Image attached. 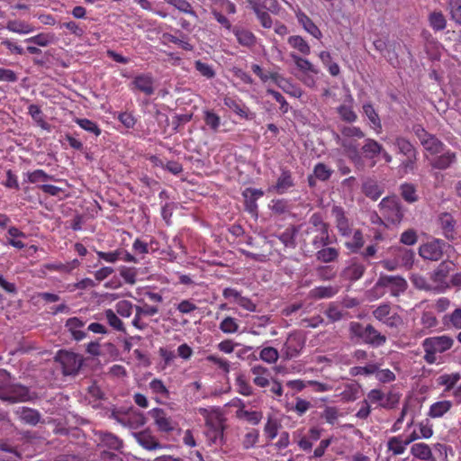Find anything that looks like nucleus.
Here are the masks:
<instances>
[{"label": "nucleus", "mask_w": 461, "mask_h": 461, "mask_svg": "<svg viewBox=\"0 0 461 461\" xmlns=\"http://www.w3.org/2000/svg\"><path fill=\"white\" fill-rule=\"evenodd\" d=\"M348 330L352 340H355L357 343L368 344L374 348L384 345L387 339L384 334L371 324L364 326L360 322L351 321Z\"/></svg>", "instance_id": "obj_1"}, {"label": "nucleus", "mask_w": 461, "mask_h": 461, "mask_svg": "<svg viewBox=\"0 0 461 461\" xmlns=\"http://www.w3.org/2000/svg\"><path fill=\"white\" fill-rule=\"evenodd\" d=\"M379 210L383 217L393 224L400 223L406 212L400 199L395 195L383 198L379 203Z\"/></svg>", "instance_id": "obj_2"}, {"label": "nucleus", "mask_w": 461, "mask_h": 461, "mask_svg": "<svg viewBox=\"0 0 461 461\" xmlns=\"http://www.w3.org/2000/svg\"><path fill=\"white\" fill-rule=\"evenodd\" d=\"M59 363L64 375H75L83 365V357L71 351L59 350L54 357Z\"/></svg>", "instance_id": "obj_3"}, {"label": "nucleus", "mask_w": 461, "mask_h": 461, "mask_svg": "<svg viewBox=\"0 0 461 461\" xmlns=\"http://www.w3.org/2000/svg\"><path fill=\"white\" fill-rule=\"evenodd\" d=\"M28 387L20 384L0 386V400L9 403L23 402L32 400Z\"/></svg>", "instance_id": "obj_4"}, {"label": "nucleus", "mask_w": 461, "mask_h": 461, "mask_svg": "<svg viewBox=\"0 0 461 461\" xmlns=\"http://www.w3.org/2000/svg\"><path fill=\"white\" fill-rule=\"evenodd\" d=\"M375 286L387 289L392 296L398 297L403 294L408 287L407 281L401 276H380Z\"/></svg>", "instance_id": "obj_5"}, {"label": "nucleus", "mask_w": 461, "mask_h": 461, "mask_svg": "<svg viewBox=\"0 0 461 461\" xmlns=\"http://www.w3.org/2000/svg\"><path fill=\"white\" fill-rule=\"evenodd\" d=\"M373 316L389 328L397 329L403 324L402 317L393 313L391 314V306L384 303L373 311Z\"/></svg>", "instance_id": "obj_6"}, {"label": "nucleus", "mask_w": 461, "mask_h": 461, "mask_svg": "<svg viewBox=\"0 0 461 461\" xmlns=\"http://www.w3.org/2000/svg\"><path fill=\"white\" fill-rule=\"evenodd\" d=\"M305 345L304 338L299 332L289 334L281 352L285 359L296 357Z\"/></svg>", "instance_id": "obj_7"}, {"label": "nucleus", "mask_w": 461, "mask_h": 461, "mask_svg": "<svg viewBox=\"0 0 461 461\" xmlns=\"http://www.w3.org/2000/svg\"><path fill=\"white\" fill-rule=\"evenodd\" d=\"M445 246L446 243L442 240L436 239L421 245L419 254L425 260L438 261L443 257Z\"/></svg>", "instance_id": "obj_8"}, {"label": "nucleus", "mask_w": 461, "mask_h": 461, "mask_svg": "<svg viewBox=\"0 0 461 461\" xmlns=\"http://www.w3.org/2000/svg\"><path fill=\"white\" fill-rule=\"evenodd\" d=\"M331 215L335 220V225L339 233L343 237H349L353 230L344 209L341 206L334 205L331 209Z\"/></svg>", "instance_id": "obj_9"}, {"label": "nucleus", "mask_w": 461, "mask_h": 461, "mask_svg": "<svg viewBox=\"0 0 461 461\" xmlns=\"http://www.w3.org/2000/svg\"><path fill=\"white\" fill-rule=\"evenodd\" d=\"M439 228L443 236L449 241H454L458 238L456 230V221L448 212H443L438 217Z\"/></svg>", "instance_id": "obj_10"}, {"label": "nucleus", "mask_w": 461, "mask_h": 461, "mask_svg": "<svg viewBox=\"0 0 461 461\" xmlns=\"http://www.w3.org/2000/svg\"><path fill=\"white\" fill-rule=\"evenodd\" d=\"M132 91L138 90L146 95H152L155 92L154 77L149 73L137 75L131 83Z\"/></svg>", "instance_id": "obj_11"}, {"label": "nucleus", "mask_w": 461, "mask_h": 461, "mask_svg": "<svg viewBox=\"0 0 461 461\" xmlns=\"http://www.w3.org/2000/svg\"><path fill=\"white\" fill-rule=\"evenodd\" d=\"M95 442L99 447H107L112 450H120L123 446V442L121 438L107 431L95 432Z\"/></svg>", "instance_id": "obj_12"}, {"label": "nucleus", "mask_w": 461, "mask_h": 461, "mask_svg": "<svg viewBox=\"0 0 461 461\" xmlns=\"http://www.w3.org/2000/svg\"><path fill=\"white\" fill-rule=\"evenodd\" d=\"M294 186V181L291 171L285 167H283L281 168V173L277 177L276 184L268 187V192L284 194Z\"/></svg>", "instance_id": "obj_13"}, {"label": "nucleus", "mask_w": 461, "mask_h": 461, "mask_svg": "<svg viewBox=\"0 0 461 461\" xmlns=\"http://www.w3.org/2000/svg\"><path fill=\"white\" fill-rule=\"evenodd\" d=\"M453 343L452 338L443 335L425 339L422 342V347L431 348L437 353H443L448 350L453 346Z\"/></svg>", "instance_id": "obj_14"}, {"label": "nucleus", "mask_w": 461, "mask_h": 461, "mask_svg": "<svg viewBox=\"0 0 461 461\" xmlns=\"http://www.w3.org/2000/svg\"><path fill=\"white\" fill-rule=\"evenodd\" d=\"M149 413L154 419L155 424L160 431L170 432L175 429L176 423L167 416L164 410L154 408Z\"/></svg>", "instance_id": "obj_15"}, {"label": "nucleus", "mask_w": 461, "mask_h": 461, "mask_svg": "<svg viewBox=\"0 0 461 461\" xmlns=\"http://www.w3.org/2000/svg\"><path fill=\"white\" fill-rule=\"evenodd\" d=\"M242 195L245 199L244 205L247 212L251 215H258V203L257 200L264 195V192L261 189L248 187L246 188Z\"/></svg>", "instance_id": "obj_16"}, {"label": "nucleus", "mask_w": 461, "mask_h": 461, "mask_svg": "<svg viewBox=\"0 0 461 461\" xmlns=\"http://www.w3.org/2000/svg\"><path fill=\"white\" fill-rule=\"evenodd\" d=\"M271 79L276 85L280 87L285 93L294 97H301L303 91L300 87L292 84L288 79L285 78L277 72L270 73Z\"/></svg>", "instance_id": "obj_17"}, {"label": "nucleus", "mask_w": 461, "mask_h": 461, "mask_svg": "<svg viewBox=\"0 0 461 461\" xmlns=\"http://www.w3.org/2000/svg\"><path fill=\"white\" fill-rule=\"evenodd\" d=\"M14 413L23 423L30 426H36L41 420V414L37 410L25 406L16 408Z\"/></svg>", "instance_id": "obj_18"}, {"label": "nucleus", "mask_w": 461, "mask_h": 461, "mask_svg": "<svg viewBox=\"0 0 461 461\" xmlns=\"http://www.w3.org/2000/svg\"><path fill=\"white\" fill-rule=\"evenodd\" d=\"M223 104L241 118L251 120L254 117V114L249 111L245 104L239 99L225 96L223 98Z\"/></svg>", "instance_id": "obj_19"}, {"label": "nucleus", "mask_w": 461, "mask_h": 461, "mask_svg": "<svg viewBox=\"0 0 461 461\" xmlns=\"http://www.w3.org/2000/svg\"><path fill=\"white\" fill-rule=\"evenodd\" d=\"M365 271L366 267L353 258L350 260L348 266L343 269L341 276L349 281H357L363 276Z\"/></svg>", "instance_id": "obj_20"}, {"label": "nucleus", "mask_w": 461, "mask_h": 461, "mask_svg": "<svg viewBox=\"0 0 461 461\" xmlns=\"http://www.w3.org/2000/svg\"><path fill=\"white\" fill-rule=\"evenodd\" d=\"M86 322L83 320L77 317H72L67 320L65 328L69 331L75 340L80 341L87 336V333L82 330Z\"/></svg>", "instance_id": "obj_21"}, {"label": "nucleus", "mask_w": 461, "mask_h": 461, "mask_svg": "<svg viewBox=\"0 0 461 461\" xmlns=\"http://www.w3.org/2000/svg\"><path fill=\"white\" fill-rule=\"evenodd\" d=\"M251 374L254 375L253 383L258 387H267L270 384L271 373L268 368L256 365L250 369Z\"/></svg>", "instance_id": "obj_22"}, {"label": "nucleus", "mask_w": 461, "mask_h": 461, "mask_svg": "<svg viewBox=\"0 0 461 461\" xmlns=\"http://www.w3.org/2000/svg\"><path fill=\"white\" fill-rule=\"evenodd\" d=\"M454 264L451 261H442L430 274V279L438 285L446 284L447 277L453 270Z\"/></svg>", "instance_id": "obj_23"}, {"label": "nucleus", "mask_w": 461, "mask_h": 461, "mask_svg": "<svg viewBox=\"0 0 461 461\" xmlns=\"http://www.w3.org/2000/svg\"><path fill=\"white\" fill-rule=\"evenodd\" d=\"M364 115L368 119L370 127L376 132L382 131L381 119L371 103H365L362 106Z\"/></svg>", "instance_id": "obj_24"}, {"label": "nucleus", "mask_w": 461, "mask_h": 461, "mask_svg": "<svg viewBox=\"0 0 461 461\" xmlns=\"http://www.w3.org/2000/svg\"><path fill=\"white\" fill-rule=\"evenodd\" d=\"M411 454L422 461H435L431 448L426 443H415L411 447Z\"/></svg>", "instance_id": "obj_25"}, {"label": "nucleus", "mask_w": 461, "mask_h": 461, "mask_svg": "<svg viewBox=\"0 0 461 461\" xmlns=\"http://www.w3.org/2000/svg\"><path fill=\"white\" fill-rule=\"evenodd\" d=\"M310 226L305 230L306 234L313 232L330 230L329 223L323 221V217L320 212H314L309 218Z\"/></svg>", "instance_id": "obj_26"}, {"label": "nucleus", "mask_w": 461, "mask_h": 461, "mask_svg": "<svg viewBox=\"0 0 461 461\" xmlns=\"http://www.w3.org/2000/svg\"><path fill=\"white\" fill-rule=\"evenodd\" d=\"M401 197L408 203H414L420 200L417 187L412 183H402L399 186Z\"/></svg>", "instance_id": "obj_27"}, {"label": "nucleus", "mask_w": 461, "mask_h": 461, "mask_svg": "<svg viewBox=\"0 0 461 461\" xmlns=\"http://www.w3.org/2000/svg\"><path fill=\"white\" fill-rule=\"evenodd\" d=\"M316 259L320 262L328 264L338 260L339 257V250L333 247H323L317 249L315 254Z\"/></svg>", "instance_id": "obj_28"}, {"label": "nucleus", "mask_w": 461, "mask_h": 461, "mask_svg": "<svg viewBox=\"0 0 461 461\" xmlns=\"http://www.w3.org/2000/svg\"><path fill=\"white\" fill-rule=\"evenodd\" d=\"M361 150L366 158H375L383 151V146L375 140L367 138L364 140Z\"/></svg>", "instance_id": "obj_29"}, {"label": "nucleus", "mask_w": 461, "mask_h": 461, "mask_svg": "<svg viewBox=\"0 0 461 461\" xmlns=\"http://www.w3.org/2000/svg\"><path fill=\"white\" fill-rule=\"evenodd\" d=\"M456 154L447 150L443 152L442 155L436 157L430 163L432 167L444 170L448 168L453 163L456 162Z\"/></svg>", "instance_id": "obj_30"}, {"label": "nucleus", "mask_w": 461, "mask_h": 461, "mask_svg": "<svg viewBox=\"0 0 461 461\" xmlns=\"http://www.w3.org/2000/svg\"><path fill=\"white\" fill-rule=\"evenodd\" d=\"M393 145L397 148L398 153L406 157L418 155L417 149L409 140L404 137H396Z\"/></svg>", "instance_id": "obj_31"}, {"label": "nucleus", "mask_w": 461, "mask_h": 461, "mask_svg": "<svg viewBox=\"0 0 461 461\" xmlns=\"http://www.w3.org/2000/svg\"><path fill=\"white\" fill-rule=\"evenodd\" d=\"M232 32L240 45L249 48L256 44V36L251 32L235 27Z\"/></svg>", "instance_id": "obj_32"}, {"label": "nucleus", "mask_w": 461, "mask_h": 461, "mask_svg": "<svg viewBox=\"0 0 461 461\" xmlns=\"http://www.w3.org/2000/svg\"><path fill=\"white\" fill-rule=\"evenodd\" d=\"M137 441L142 447L148 450L162 448V445L158 439L147 431L140 432L137 435Z\"/></svg>", "instance_id": "obj_33"}, {"label": "nucleus", "mask_w": 461, "mask_h": 461, "mask_svg": "<svg viewBox=\"0 0 461 461\" xmlns=\"http://www.w3.org/2000/svg\"><path fill=\"white\" fill-rule=\"evenodd\" d=\"M289 56L295 63L297 68L300 69L303 73H312L315 75L319 73V69L313 64H312L307 59H303L294 52H291Z\"/></svg>", "instance_id": "obj_34"}, {"label": "nucleus", "mask_w": 461, "mask_h": 461, "mask_svg": "<svg viewBox=\"0 0 461 461\" xmlns=\"http://www.w3.org/2000/svg\"><path fill=\"white\" fill-rule=\"evenodd\" d=\"M209 429L206 433L207 438L211 444L222 445L223 444V426L214 425L211 422L206 423Z\"/></svg>", "instance_id": "obj_35"}, {"label": "nucleus", "mask_w": 461, "mask_h": 461, "mask_svg": "<svg viewBox=\"0 0 461 461\" xmlns=\"http://www.w3.org/2000/svg\"><path fill=\"white\" fill-rule=\"evenodd\" d=\"M338 293V289L334 286H317L309 292V297L320 300L324 298H331Z\"/></svg>", "instance_id": "obj_36"}, {"label": "nucleus", "mask_w": 461, "mask_h": 461, "mask_svg": "<svg viewBox=\"0 0 461 461\" xmlns=\"http://www.w3.org/2000/svg\"><path fill=\"white\" fill-rule=\"evenodd\" d=\"M28 113L32 116V120L43 130L50 131L51 126L43 119V113L41 107L37 104H30L28 107Z\"/></svg>", "instance_id": "obj_37"}, {"label": "nucleus", "mask_w": 461, "mask_h": 461, "mask_svg": "<svg viewBox=\"0 0 461 461\" xmlns=\"http://www.w3.org/2000/svg\"><path fill=\"white\" fill-rule=\"evenodd\" d=\"M288 44L294 50H297L303 55L311 53V47L307 41L299 35L290 36L287 40Z\"/></svg>", "instance_id": "obj_38"}, {"label": "nucleus", "mask_w": 461, "mask_h": 461, "mask_svg": "<svg viewBox=\"0 0 461 461\" xmlns=\"http://www.w3.org/2000/svg\"><path fill=\"white\" fill-rule=\"evenodd\" d=\"M6 29L19 34H28L34 31L31 24L20 20L9 21L6 24Z\"/></svg>", "instance_id": "obj_39"}, {"label": "nucleus", "mask_w": 461, "mask_h": 461, "mask_svg": "<svg viewBox=\"0 0 461 461\" xmlns=\"http://www.w3.org/2000/svg\"><path fill=\"white\" fill-rule=\"evenodd\" d=\"M452 407L450 401H440L433 403L429 411V416L431 418H440L447 413Z\"/></svg>", "instance_id": "obj_40"}, {"label": "nucleus", "mask_w": 461, "mask_h": 461, "mask_svg": "<svg viewBox=\"0 0 461 461\" xmlns=\"http://www.w3.org/2000/svg\"><path fill=\"white\" fill-rule=\"evenodd\" d=\"M324 313L331 322L341 321L348 314L342 307L335 303H330Z\"/></svg>", "instance_id": "obj_41"}, {"label": "nucleus", "mask_w": 461, "mask_h": 461, "mask_svg": "<svg viewBox=\"0 0 461 461\" xmlns=\"http://www.w3.org/2000/svg\"><path fill=\"white\" fill-rule=\"evenodd\" d=\"M406 447L401 436L391 437L387 441V450L391 452L393 456L403 454Z\"/></svg>", "instance_id": "obj_42"}, {"label": "nucleus", "mask_w": 461, "mask_h": 461, "mask_svg": "<svg viewBox=\"0 0 461 461\" xmlns=\"http://www.w3.org/2000/svg\"><path fill=\"white\" fill-rule=\"evenodd\" d=\"M168 5L174 6L180 13L189 14L194 18H198L196 12L187 0H165Z\"/></svg>", "instance_id": "obj_43"}, {"label": "nucleus", "mask_w": 461, "mask_h": 461, "mask_svg": "<svg viewBox=\"0 0 461 461\" xmlns=\"http://www.w3.org/2000/svg\"><path fill=\"white\" fill-rule=\"evenodd\" d=\"M224 11H220L218 8H211V14L213 19L225 30L228 32H232L235 28L232 26L231 21L225 15Z\"/></svg>", "instance_id": "obj_44"}, {"label": "nucleus", "mask_w": 461, "mask_h": 461, "mask_svg": "<svg viewBox=\"0 0 461 461\" xmlns=\"http://www.w3.org/2000/svg\"><path fill=\"white\" fill-rule=\"evenodd\" d=\"M55 41L53 33H39L25 40V42L33 43L40 47H47Z\"/></svg>", "instance_id": "obj_45"}, {"label": "nucleus", "mask_w": 461, "mask_h": 461, "mask_svg": "<svg viewBox=\"0 0 461 461\" xmlns=\"http://www.w3.org/2000/svg\"><path fill=\"white\" fill-rule=\"evenodd\" d=\"M315 235L312 238V245L315 249L329 246L332 243L330 230L314 232Z\"/></svg>", "instance_id": "obj_46"}, {"label": "nucleus", "mask_w": 461, "mask_h": 461, "mask_svg": "<svg viewBox=\"0 0 461 461\" xmlns=\"http://www.w3.org/2000/svg\"><path fill=\"white\" fill-rule=\"evenodd\" d=\"M363 233L360 230H355L352 240L345 242V246L352 253H357L364 246Z\"/></svg>", "instance_id": "obj_47"}, {"label": "nucleus", "mask_w": 461, "mask_h": 461, "mask_svg": "<svg viewBox=\"0 0 461 461\" xmlns=\"http://www.w3.org/2000/svg\"><path fill=\"white\" fill-rule=\"evenodd\" d=\"M249 5H251L254 13L256 14L258 19L259 20L261 25L264 28H267V29L271 28L272 24H273V21H272V18L269 15V14L267 12L262 11L259 8L257 0H254V3L249 4Z\"/></svg>", "instance_id": "obj_48"}, {"label": "nucleus", "mask_w": 461, "mask_h": 461, "mask_svg": "<svg viewBox=\"0 0 461 461\" xmlns=\"http://www.w3.org/2000/svg\"><path fill=\"white\" fill-rule=\"evenodd\" d=\"M149 386L151 392L160 398L169 399V391L162 380L155 378L149 382Z\"/></svg>", "instance_id": "obj_49"}, {"label": "nucleus", "mask_w": 461, "mask_h": 461, "mask_svg": "<svg viewBox=\"0 0 461 461\" xmlns=\"http://www.w3.org/2000/svg\"><path fill=\"white\" fill-rule=\"evenodd\" d=\"M104 314L107 323L113 329H114L117 331L125 332V327L123 325V322L112 309L105 310Z\"/></svg>", "instance_id": "obj_50"}, {"label": "nucleus", "mask_w": 461, "mask_h": 461, "mask_svg": "<svg viewBox=\"0 0 461 461\" xmlns=\"http://www.w3.org/2000/svg\"><path fill=\"white\" fill-rule=\"evenodd\" d=\"M337 112L340 119L346 122L352 123L357 120V114L351 105L341 104L338 106Z\"/></svg>", "instance_id": "obj_51"}, {"label": "nucleus", "mask_w": 461, "mask_h": 461, "mask_svg": "<svg viewBox=\"0 0 461 461\" xmlns=\"http://www.w3.org/2000/svg\"><path fill=\"white\" fill-rule=\"evenodd\" d=\"M203 121L213 132L218 131L221 122V117L211 110L203 112Z\"/></svg>", "instance_id": "obj_52"}, {"label": "nucleus", "mask_w": 461, "mask_h": 461, "mask_svg": "<svg viewBox=\"0 0 461 461\" xmlns=\"http://www.w3.org/2000/svg\"><path fill=\"white\" fill-rule=\"evenodd\" d=\"M297 230L295 227L286 229L278 236L279 240L287 248L294 249L296 246L295 236Z\"/></svg>", "instance_id": "obj_53"}, {"label": "nucleus", "mask_w": 461, "mask_h": 461, "mask_svg": "<svg viewBox=\"0 0 461 461\" xmlns=\"http://www.w3.org/2000/svg\"><path fill=\"white\" fill-rule=\"evenodd\" d=\"M235 384L239 393L244 396H250L253 394V388L243 374L237 375Z\"/></svg>", "instance_id": "obj_54"}, {"label": "nucleus", "mask_w": 461, "mask_h": 461, "mask_svg": "<svg viewBox=\"0 0 461 461\" xmlns=\"http://www.w3.org/2000/svg\"><path fill=\"white\" fill-rule=\"evenodd\" d=\"M237 417L240 419H245L247 421L253 425H257L260 422L263 418V414L261 411H247L240 409L237 411Z\"/></svg>", "instance_id": "obj_55"}, {"label": "nucleus", "mask_w": 461, "mask_h": 461, "mask_svg": "<svg viewBox=\"0 0 461 461\" xmlns=\"http://www.w3.org/2000/svg\"><path fill=\"white\" fill-rule=\"evenodd\" d=\"M431 28L435 31H443L447 26V21L441 12H433L429 16Z\"/></svg>", "instance_id": "obj_56"}, {"label": "nucleus", "mask_w": 461, "mask_h": 461, "mask_svg": "<svg viewBox=\"0 0 461 461\" xmlns=\"http://www.w3.org/2000/svg\"><path fill=\"white\" fill-rule=\"evenodd\" d=\"M299 22L303 24L304 30L307 31L314 38L320 39L321 37L320 29L308 16L303 14L301 17H299Z\"/></svg>", "instance_id": "obj_57"}, {"label": "nucleus", "mask_w": 461, "mask_h": 461, "mask_svg": "<svg viewBox=\"0 0 461 461\" xmlns=\"http://www.w3.org/2000/svg\"><path fill=\"white\" fill-rule=\"evenodd\" d=\"M340 132L343 137L342 139L347 140L349 138L363 139L366 136L361 128L357 126H342Z\"/></svg>", "instance_id": "obj_58"}, {"label": "nucleus", "mask_w": 461, "mask_h": 461, "mask_svg": "<svg viewBox=\"0 0 461 461\" xmlns=\"http://www.w3.org/2000/svg\"><path fill=\"white\" fill-rule=\"evenodd\" d=\"M424 149L431 154H438L444 151L445 145L434 135L428 139L423 145Z\"/></svg>", "instance_id": "obj_59"}, {"label": "nucleus", "mask_w": 461, "mask_h": 461, "mask_svg": "<svg viewBox=\"0 0 461 461\" xmlns=\"http://www.w3.org/2000/svg\"><path fill=\"white\" fill-rule=\"evenodd\" d=\"M359 392L360 386L358 384H348L341 393V397L346 402H353L359 397Z\"/></svg>", "instance_id": "obj_60"}, {"label": "nucleus", "mask_w": 461, "mask_h": 461, "mask_svg": "<svg viewBox=\"0 0 461 461\" xmlns=\"http://www.w3.org/2000/svg\"><path fill=\"white\" fill-rule=\"evenodd\" d=\"M27 178H28V182H30L32 184L53 180V176L48 175L42 169H36L32 172H28Z\"/></svg>", "instance_id": "obj_61"}, {"label": "nucleus", "mask_w": 461, "mask_h": 461, "mask_svg": "<svg viewBox=\"0 0 461 461\" xmlns=\"http://www.w3.org/2000/svg\"><path fill=\"white\" fill-rule=\"evenodd\" d=\"M194 68L200 73V75L208 79L215 77V71L212 67L205 62H203L201 59L194 61Z\"/></svg>", "instance_id": "obj_62"}, {"label": "nucleus", "mask_w": 461, "mask_h": 461, "mask_svg": "<svg viewBox=\"0 0 461 461\" xmlns=\"http://www.w3.org/2000/svg\"><path fill=\"white\" fill-rule=\"evenodd\" d=\"M332 173L333 171L323 163L316 164L313 168L315 178L321 181L328 180L331 176Z\"/></svg>", "instance_id": "obj_63"}, {"label": "nucleus", "mask_w": 461, "mask_h": 461, "mask_svg": "<svg viewBox=\"0 0 461 461\" xmlns=\"http://www.w3.org/2000/svg\"><path fill=\"white\" fill-rule=\"evenodd\" d=\"M451 19L461 25V0H448Z\"/></svg>", "instance_id": "obj_64"}]
</instances>
